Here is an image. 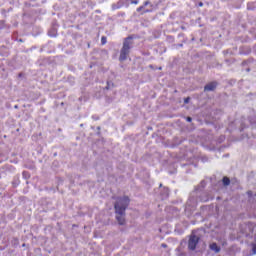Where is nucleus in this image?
<instances>
[{"label": "nucleus", "instance_id": "7ed1b4c3", "mask_svg": "<svg viewBox=\"0 0 256 256\" xmlns=\"http://www.w3.org/2000/svg\"><path fill=\"white\" fill-rule=\"evenodd\" d=\"M198 243H199V237L192 235L188 242V248L191 249V251H195V248L197 247Z\"/></svg>", "mask_w": 256, "mask_h": 256}, {"label": "nucleus", "instance_id": "4468645a", "mask_svg": "<svg viewBox=\"0 0 256 256\" xmlns=\"http://www.w3.org/2000/svg\"><path fill=\"white\" fill-rule=\"evenodd\" d=\"M145 5H149V2H145Z\"/></svg>", "mask_w": 256, "mask_h": 256}, {"label": "nucleus", "instance_id": "f03ea898", "mask_svg": "<svg viewBox=\"0 0 256 256\" xmlns=\"http://www.w3.org/2000/svg\"><path fill=\"white\" fill-rule=\"evenodd\" d=\"M132 45H133V39L126 38L120 52V57H119L120 61H125L127 59V55H129V50L131 49Z\"/></svg>", "mask_w": 256, "mask_h": 256}, {"label": "nucleus", "instance_id": "423d86ee", "mask_svg": "<svg viewBox=\"0 0 256 256\" xmlns=\"http://www.w3.org/2000/svg\"><path fill=\"white\" fill-rule=\"evenodd\" d=\"M229 183H231V181L229 180V178H228V177H224V178H223V184H224V185H229Z\"/></svg>", "mask_w": 256, "mask_h": 256}, {"label": "nucleus", "instance_id": "6e6552de", "mask_svg": "<svg viewBox=\"0 0 256 256\" xmlns=\"http://www.w3.org/2000/svg\"><path fill=\"white\" fill-rule=\"evenodd\" d=\"M130 3H132V5H137V3H139V0H130Z\"/></svg>", "mask_w": 256, "mask_h": 256}, {"label": "nucleus", "instance_id": "1a4fd4ad", "mask_svg": "<svg viewBox=\"0 0 256 256\" xmlns=\"http://www.w3.org/2000/svg\"><path fill=\"white\" fill-rule=\"evenodd\" d=\"M190 98H185L184 103H189Z\"/></svg>", "mask_w": 256, "mask_h": 256}, {"label": "nucleus", "instance_id": "39448f33", "mask_svg": "<svg viewBox=\"0 0 256 256\" xmlns=\"http://www.w3.org/2000/svg\"><path fill=\"white\" fill-rule=\"evenodd\" d=\"M210 249L215 251V253H219V246H217L215 243L210 245Z\"/></svg>", "mask_w": 256, "mask_h": 256}, {"label": "nucleus", "instance_id": "20e7f679", "mask_svg": "<svg viewBox=\"0 0 256 256\" xmlns=\"http://www.w3.org/2000/svg\"><path fill=\"white\" fill-rule=\"evenodd\" d=\"M217 87V84L214 82L207 84L204 88L205 91H215V88Z\"/></svg>", "mask_w": 256, "mask_h": 256}, {"label": "nucleus", "instance_id": "f8f14e48", "mask_svg": "<svg viewBox=\"0 0 256 256\" xmlns=\"http://www.w3.org/2000/svg\"><path fill=\"white\" fill-rule=\"evenodd\" d=\"M143 9V7H139L138 9H137V11H141Z\"/></svg>", "mask_w": 256, "mask_h": 256}, {"label": "nucleus", "instance_id": "9d476101", "mask_svg": "<svg viewBox=\"0 0 256 256\" xmlns=\"http://www.w3.org/2000/svg\"><path fill=\"white\" fill-rule=\"evenodd\" d=\"M186 121L191 122L192 121L191 117H187Z\"/></svg>", "mask_w": 256, "mask_h": 256}, {"label": "nucleus", "instance_id": "0eeeda50", "mask_svg": "<svg viewBox=\"0 0 256 256\" xmlns=\"http://www.w3.org/2000/svg\"><path fill=\"white\" fill-rule=\"evenodd\" d=\"M101 43H102V45H105V43H107V38L102 37L101 38Z\"/></svg>", "mask_w": 256, "mask_h": 256}, {"label": "nucleus", "instance_id": "f257e3e1", "mask_svg": "<svg viewBox=\"0 0 256 256\" xmlns=\"http://www.w3.org/2000/svg\"><path fill=\"white\" fill-rule=\"evenodd\" d=\"M127 207H129V197L118 198L115 204V211L119 225H125V209Z\"/></svg>", "mask_w": 256, "mask_h": 256}, {"label": "nucleus", "instance_id": "ddd939ff", "mask_svg": "<svg viewBox=\"0 0 256 256\" xmlns=\"http://www.w3.org/2000/svg\"><path fill=\"white\" fill-rule=\"evenodd\" d=\"M199 6H200V7H203V3H200Z\"/></svg>", "mask_w": 256, "mask_h": 256}, {"label": "nucleus", "instance_id": "9b49d317", "mask_svg": "<svg viewBox=\"0 0 256 256\" xmlns=\"http://www.w3.org/2000/svg\"><path fill=\"white\" fill-rule=\"evenodd\" d=\"M256 254V247L253 248V255Z\"/></svg>", "mask_w": 256, "mask_h": 256}]
</instances>
